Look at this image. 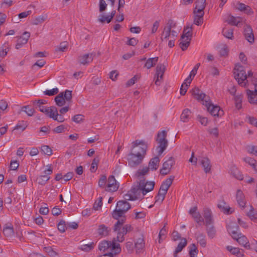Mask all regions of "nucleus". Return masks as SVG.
Listing matches in <instances>:
<instances>
[{"label":"nucleus","mask_w":257,"mask_h":257,"mask_svg":"<svg viewBox=\"0 0 257 257\" xmlns=\"http://www.w3.org/2000/svg\"><path fill=\"white\" fill-rule=\"evenodd\" d=\"M137 147L138 148V151H135V153H131L128 154V163L133 167L142 163L146 154L147 145L143 141L136 140L133 143V149Z\"/></svg>","instance_id":"obj_1"},{"label":"nucleus","mask_w":257,"mask_h":257,"mask_svg":"<svg viewBox=\"0 0 257 257\" xmlns=\"http://www.w3.org/2000/svg\"><path fill=\"white\" fill-rule=\"evenodd\" d=\"M193 95L194 97L199 101L202 102L203 105H205L208 112L214 116H220L223 114V111L219 106L213 105L209 96L202 92L198 88H195L193 90Z\"/></svg>","instance_id":"obj_2"},{"label":"nucleus","mask_w":257,"mask_h":257,"mask_svg":"<svg viewBox=\"0 0 257 257\" xmlns=\"http://www.w3.org/2000/svg\"><path fill=\"white\" fill-rule=\"evenodd\" d=\"M125 220V218H122L120 220L117 221L114 225L113 230L117 232V235L115 238L116 241L122 242L124 240V235L132 229V226L130 224H125L122 226Z\"/></svg>","instance_id":"obj_3"},{"label":"nucleus","mask_w":257,"mask_h":257,"mask_svg":"<svg viewBox=\"0 0 257 257\" xmlns=\"http://www.w3.org/2000/svg\"><path fill=\"white\" fill-rule=\"evenodd\" d=\"M99 249L103 252L114 251V254H118L121 249L119 243H116V239L113 238L112 241L103 240L99 244Z\"/></svg>","instance_id":"obj_4"},{"label":"nucleus","mask_w":257,"mask_h":257,"mask_svg":"<svg viewBox=\"0 0 257 257\" xmlns=\"http://www.w3.org/2000/svg\"><path fill=\"white\" fill-rule=\"evenodd\" d=\"M142 195L143 188L138 182L137 185L133 186L131 189L124 195V198L125 200H135L143 198L144 196Z\"/></svg>","instance_id":"obj_5"},{"label":"nucleus","mask_w":257,"mask_h":257,"mask_svg":"<svg viewBox=\"0 0 257 257\" xmlns=\"http://www.w3.org/2000/svg\"><path fill=\"white\" fill-rule=\"evenodd\" d=\"M167 135V132L165 130L158 132L157 134L156 141L159 144L157 147L159 156L161 155L168 146V141L166 139Z\"/></svg>","instance_id":"obj_6"},{"label":"nucleus","mask_w":257,"mask_h":257,"mask_svg":"<svg viewBox=\"0 0 257 257\" xmlns=\"http://www.w3.org/2000/svg\"><path fill=\"white\" fill-rule=\"evenodd\" d=\"M166 70L164 64H159L156 68V73L154 77L155 84L157 86H160L163 81V76Z\"/></svg>","instance_id":"obj_7"},{"label":"nucleus","mask_w":257,"mask_h":257,"mask_svg":"<svg viewBox=\"0 0 257 257\" xmlns=\"http://www.w3.org/2000/svg\"><path fill=\"white\" fill-rule=\"evenodd\" d=\"M239 226L234 222H230L227 225V229L228 233L231 235L233 239L239 243L240 234L237 233L239 230Z\"/></svg>","instance_id":"obj_8"},{"label":"nucleus","mask_w":257,"mask_h":257,"mask_svg":"<svg viewBox=\"0 0 257 257\" xmlns=\"http://www.w3.org/2000/svg\"><path fill=\"white\" fill-rule=\"evenodd\" d=\"M243 35L245 39L251 45L254 42V36L251 27L245 24L243 27Z\"/></svg>","instance_id":"obj_9"},{"label":"nucleus","mask_w":257,"mask_h":257,"mask_svg":"<svg viewBox=\"0 0 257 257\" xmlns=\"http://www.w3.org/2000/svg\"><path fill=\"white\" fill-rule=\"evenodd\" d=\"M244 208V212L246 216L253 222H257V212L250 205H245V203L242 200V208Z\"/></svg>","instance_id":"obj_10"},{"label":"nucleus","mask_w":257,"mask_h":257,"mask_svg":"<svg viewBox=\"0 0 257 257\" xmlns=\"http://www.w3.org/2000/svg\"><path fill=\"white\" fill-rule=\"evenodd\" d=\"M119 187V184L116 182L114 177L110 176L108 178V183L105 186V191L108 192H115Z\"/></svg>","instance_id":"obj_11"},{"label":"nucleus","mask_w":257,"mask_h":257,"mask_svg":"<svg viewBox=\"0 0 257 257\" xmlns=\"http://www.w3.org/2000/svg\"><path fill=\"white\" fill-rule=\"evenodd\" d=\"M141 186L143 188V195L144 196L147 193L153 190L155 186L154 181L146 182L144 179L141 180L139 182Z\"/></svg>","instance_id":"obj_12"},{"label":"nucleus","mask_w":257,"mask_h":257,"mask_svg":"<svg viewBox=\"0 0 257 257\" xmlns=\"http://www.w3.org/2000/svg\"><path fill=\"white\" fill-rule=\"evenodd\" d=\"M46 103L47 101L44 99L36 100L33 102V104L36 108L39 109L40 111L45 113L48 116L50 113L51 107L50 108H45L43 105Z\"/></svg>","instance_id":"obj_13"},{"label":"nucleus","mask_w":257,"mask_h":257,"mask_svg":"<svg viewBox=\"0 0 257 257\" xmlns=\"http://www.w3.org/2000/svg\"><path fill=\"white\" fill-rule=\"evenodd\" d=\"M175 163V160L173 157H170L163 164V167L160 169V174L163 175L168 174Z\"/></svg>","instance_id":"obj_14"},{"label":"nucleus","mask_w":257,"mask_h":257,"mask_svg":"<svg viewBox=\"0 0 257 257\" xmlns=\"http://www.w3.org/2000/svg\"><path fill=\"white\" fill-rule=\"evenodd\" d=\"M198 162L203 167L205 173L210 172L212 165L210 160L207 157H199Z\"/></svg>","instance_id":"obj_15"},{"label":"nucleus","mask_w":257,"mask_h":257,"mask_svg":"<svg viewBox=\"0 0 257 257\" xmlns=\"http://www.w3.org/2000/svg\"><path fill=\"white\" fill-rule=\"evenodd\" d=\"M53 170L51 166H49L48 168L44 171L45 175H41L37 178L36 181L38 183L42 185H45L50 179V178L49 175L51 174Z\"/></svg>","instance_id":"obj_16"},{"label":"nucleus","mask_w":257,"mask_h":257,"mask_svg":"<svg viewBox=\"0 0 257 257\" xmlns=\"http://www.w3.org/2000/svg\"><path fill=\"white\" fill-rule=\"evenodd\" d=\"M50 113L48 116L50 118H53L54 120H56L59 122H62L65 121L64 116L62 115H59L58 113L57 109L55 106L51 107Z\"/></svg>","instance_id":"obj_17"},{"label":"nucleus","mask_w":257,"mask_h":257,"mask_svg":"<svg viewBox=\"0 0 257 257\" xmlns=\"http://www.w3.org/2000/svg\"><path fill=\"white\" fill-rule=\"evenodd\" d=\"M93 59V55L92 53L83 54L78 58V62L84 65L88 64L92 61Z\"/></svg>","instance_id":"obj_18"},{"label":"nucleus","mask_w":257,"mask_h":257,"mask_svg":"<svg viewBox=\"0 0 257 257\" xmlns=\"http://www.w3.org/2000/svg\"><path fill=\"white\" fill-rule=\"evenodd\" d=\"M174 178V177L171 176L169 178L166 179L161 184L159 191H160V192L167 194L168 189L172 184Z\"/></svg>","instance_id":"obj_19"},{"label":"nucleus","mask_w":257,"mask_h":257,"mask_svg":"<svg viewBox=\"0 0 257 257\" xmlns=\"http://www.w3.org/2000/svg\"><path fill=\"white\" fill-rule=\"evenodd\" d=\"M246 91L248 102L252 104H257V90L247 89Z\"/></svg>","instance_id":"obj_20"},{"label":"nucleus","mask_w":257,"mask_h":257,"mask_svg":"<svg viewBox=\"0 0 257 257\" xmlns=\"http://www.w3.org/2000/svg\"><path fill=\"white\" fill-rule=\"evenodd\" d=\"M203 216L205 219V224L206 226L211 225L213 223L212 213L211 210L206 208L203 210Z\"/></svg>","instance_id":"obj_21"},{"label":"nucleus","mask_w":257,"mask_h":257,"mask_svg":"<svg viewBox=\"0 0 257 257\" xmlns=\"http://www.w3.org/2000/svg\"><path fill=\"white\" fill-rule=\"evenodd\" d=\"M217 207L226 214H230L233 212L232 208H230L224 200L220 201L217 204Z\"/></svg>","instance_id":"obj_22"},{"label":"nucleus","mask_w":257,"mask_h":257,"mask_svg":"<svg viewBox=\"0 0 257 257\" xmlns=\"http://www.w3.org/2000/svg\"><path fill=\"white\" fill-rule=\"evenodd\" d=\"M229 93L234 95V100L235 101L236 108L238 109L241 108V98L240 95H235V93L236 91V88L234 86H232L230 89H228Z\"/></svg>","instance_id":"obj_23"},{"label":"nucleus","mask_w":257,"mask_h":257,"mask_svg":"<svg viewBox=\"0 0 257 257\" xmlns=\"http://www.w3.org/2000/svg\"><path fill=\"white\" fill-rule=\"evenodd\" d=\"M252 72L251 70H248L247 73H246L245 70L242 69V86L246 87L247 86L248 80L247 79H251L252 76Z\"/></svg>","instance_id":"obj_24"},{"label":"nucleus","mask_w":257,"mask_h":257,"mask_svg":"<svg viewBox=\"0 0 257 257\" xmlns=\"http://www.w3.org/2000/svg\"><path fill=\"white\" fill-rule=\"evenodd\" d=\"M116 207L125 213L131 208V205L126 201L119 200L117 202Z\"/></svg>","instance_id":"obj_25"},{"label":"nucleus","mask_w":257,"mask_h":257,"mask_svg":"<svg viewBox=\"0 0 257 257\" xmlns=\"http://www.w3.org/2000/svg\"><path fill=\"white\" fill-rule=\"evenodd\" d=\"M233 75L235 79L237 81L239 85L241 84V77H239L241 73V65L237 63L235 65L233 70Z\"/></svg>","instance_id":"obj_26"},{"label":"nucleus","mask_w":257,"mask_h":257,"mask_svg":"<svg viewBox=\"0 0 257 257\" xmlns=\"http://www.w3.org/2000/svg\"><path fill=\"white\" fill-rule=\"evenodd\" d=\"M160 161V158L158 156L153 158L149 162L148 168H149V169H151L153 171L157 170L159 167Z\"/></svg>","instance_id":"obj_27"},{"label":"nucleus","mask_w":257,"mask_h":257,"mask_svg":"<svg viewBox=\"0 0 257 257\" xmlns=\"http://www.w3.org/2000/svg\"><path fill=\"white\" fill-rule=\"evenodd\" d=\"M194 24L199 26L203 23V17L204 16V12H194Z\"/></svg>","instance_id":"obj_28"},{"label":"nucleus","mask_w":257,"mask_h":257,"mask_svg":"<svg viewBox=\"0 0 257 257\" xmlns=\"http://www.w3.org/2000/svg\"><path fill=\"white\" fill-rule=\"evenodd\" d=\"M192 27L191 26L190 27L189 26H187L186 28H184L183 34L181 36L182 38H187V40H191L192 36Z\"/></svg>","instance_id":"obj_29"},{"label":"nucleus","mask_w":257,"mask_h":257,"mask_svg":"<svg viewBox=\"0 0 257 257\" xmlns=\"http://www.w3.org/2000/svg\"><path fill=\"white\" fill-rule=\"evenodd\" d=\"M200 66V63H197L195 66V67H194L193 70L190 73V74H189V76L187 78L185 79V83L188 82V83H189V84L191 83V81L192 80L193 78L196 74L197 70L198 69V68H199Z\"/></svg>","instance_id":"obj_30"},{"label":"nucleus","mask_w":257,"mask_h":257,"mask_svg":"<svg viewBox=\"0 0 257 257\" xmlns=\"http://www.w3.org/2000/svg\"><path fill=\"white\" fill-rule=\"evenodd\" d=\"M145 247V241L143 237L139 238L135 243L137 252H140Z\"/></svg>","instance_id":"obj_31"},{"label":"nucleus","mask_w":257,"mask_h":257,"mask_svg":"<svg viewBox=\"0 0 257 257\" xmlns=\"http://www.w3.org/2000/svg\"><path fill=\"white\" fill-rule=\"evenodd\" d=\"M187 239L185 238H181L180 242L178 244L174 251V254H176L178 253L181 252L182 250V249L187 245Z\"/></svg>","instance_id":"obj_32"},{"label":"nucleus","mask_w":257,"mask_h":257,"mask_svg":"<svg viewBox=\"0 0 257 257\" xmlns=\"http://www.w3.org/2000/svg\"><path fill=\"white\" fill-rule=\"evenodd\" d=\"M206 0H197L196 2V7L194 12H204L205 7Z\"/></svg>","instance_id":"obj_33"},{"label":"nucleus","mask_w":257,"mask_h":257,"mask_svg":"<svg viewBox=\"0 0 257 257\" xmlns=\"http://www.w3.org/2000/svg\"><path fill=\"white\" fill-rule=\"evenodd\" d=\"M191 113V112L190 109L188 108L184 109L180 116L181 120L184 122H188Z\"/></svg>","instance_id":"obj_34"},{"label":"nucleus","mask_w":257,"mask_h":257,"mask_svg":"<svg viewBox=\"0 0 257 257\" xmlns=\"http://www.w3.org/2000/svg\"><path fill=\"white\" fill-rule=\"evenodd\" d=\"M158 59L159 58L158 57L149 58L147 60L144 67H146L147 69H150L151 67H154L156 65L158 61Z\"/></svg>","instance_id":"obj_35"},{"label":"nucleus","mask_w":257,"mask_h":257,"mask_svg":"<svg viewBox=\"0 0 257 257\" xmlns=\"http://www.w3.org/2000/svg\"><path fill=\"white\" fill-rule=\"evenodd\" d=\"M244 150L249 154L257 156V146L246 145L244 147Z\"/></svg>","instance_id":"obj_36"},{"label":"nucleus","mask_w":257,"mask_h":257,"mask_svg":"<svg viewBox=\"0 0 257 257\" xmlns=\"http://www.w3.org/2000/svg\"><path fill=\"white\" fill-rule=\"evenodd\" d=\"M206 232L209 238H213L215 237L216 235V229L212 224L206 226Z\"/></svg>","instance_id":"obj_37"},{"label":"nucleus","mask_w":257,"mask_h":257,"mask_svg":"<svg viewBox=\"0 0 257 257\" xmlns=\"http://www.w3.org/2000/svg\"><path fill=\"white\" fill-rule=\"evenodd\" d=\"M241 20L239 17H235L233 16L229 15L227 19V23L231 25L237 26L238 23H240Z\"/></svg>","instance_id":"obj_38"},{"label":"nucleus","mask_w":257,"mask_h":257,"mask_svg":"<svg viewBox=\"0 0 257 257\" xmlns=\"http://www.w3.org/2000/svg\"><path fill=\"white\" fill-rule=\"evenodd\" d=\"M189 254L190 257H195L198 253V250L194 243L189 246Z\"/></svg>","instance_id":"obj_39"},{"label":"nucleus","mask_w":257,"mask_h":257,"mask_svg":"<svg viewBox=\"0 0 257 257\" xmlns=\"http://www.w3.org/2000/svg\"><path fill=\"white\" fill-rule=\"evenodd\" d=\"M9 45L8 44L5 43L2 49H0V62L7 55L9 51Z\"/></svg>","instance_id":"obj_40"},{"label":"nucleus","mask_w":257,"mask_h":257,"mask_svg":"<svg viewBox=\"0 0 257 257\" xmlns=\"http://www.w3.org/2000/svg\"><path fill=\"white\" fill-rule=\"evenodd\" d=\"M191 40H187V38L182 39L181 37L180 42L179 43V46L180 48L183 50H186L190 44Z\"/></svg>","instance_id":"obj_41"},{"label":"nucleus","mask_w":257,"mask_h":257,"mask_svg":"<svg viewBox=\"0 0 257 257\" xmlns=\"http://www.w3.org/2000/svg\"><path fill=\"white\" fill-rule=\"evenodd\" d=\"M230 173L234 178L238 180H241V175L240 174L239 171L235 166H232L231 167L230 169Z\"/></svg>","instance_id":"obj_42"},{"label":"nucleus","mask_w":257,"mask_h":257,"mask_svg":"<svg viewBox=\"0 0 257 257\" xmlns=\"http://www.w3.org/2000/svg\"><path fill=\"white\" fill-rule=\"evenodd\" d=\"M56 104L59 106H62L65 105L66 100L63 97L62 93H59L55 98Z\"/></svg>","instance_id":"obj_43"},{"label":"nucleus","mask_w":257,"mask_h":257,"mask_svg":"<svg viewBox=\"0 0 257 257\" xmlns=\"http://www.w3.org/2000/svg\"><path fill=\"white\" fill-rule=\"evenodd\" d=\"M243 161L254 170L256 166L257 161L253 158L250 157H245Z\"/></svg>","instance_id":"obj_44"},{"label":"nucleus","mask_w":257,"mask_h":257,"mask_svg":"<svg viewBox=\"0 0 257 257\" xmlns=\"http://www.w3.org/2000/svg\"><path fill=\"white\" fill-rule=\"evenodd\" d=\"M30 37V33L28 32H25L22 36L20 37L18 39V41L20 42V43H22V44H26L29 38Z\"/></svg>","instance_id":"obj_45"},{"label":"nucleus","mask_w":257,"mask_h":257,"mask_svg":"<svg viewBox=\"0 0 257 257\" xmlns=\"http://www.w3.org/2000/svg\"><path fill=\"white\" fill-rule=\"evenodd\" d=\"M242 13L251 16L253 14V11L250 6L242 3Z\"/></svg>","instance_id":"obj_46"},{"label":"nucleus","mask_w":257,"mask_h":257,"mask_svg":"<svg viewBox=\"0 0 257 257\" xmlns=\"http://www.w3.org/2000/svg\"><path fill=\"white\" fill-rule=\"evenodd\" d=\"M196 239L202 247H205L206 245V241L204 234L201 233H199L196 236Z\"/></svg>","instance_id":"obj_47"},{"label":"nucleus","mask_w":257,"mask_h":257,"mask_svg":"<svg viewBox=\"0 0 257 257\" xmlns=\"http://www.w3.org/2000/svg\"><path fill=\"white\" fill-rule=\"evenodd\" d=\"M170 36H171V30L164 28L161 36L162 41L168 40Z\"/></svg>","instance_id":"obj_48"},{"label":"nucleus","mask_w":257,"mask_h":257,"mask_svg":"<svg viewBox=\"0 0 257 257\" xmlns=\"http://www.w3.org/2000/svg\"><path fill=\"white\" fill-rule=\"evenodd\" d=\"M109 230L108 228L104 224H101L99 226L98 228V233L100 235L106 236L108 235Z\"/></svg>","instance_id":"obj_49"},{"label":"nucleus","mask_w":257,"mask_h":257,"mask_svg":"<svg viewBox=\"0 0 257 257\" xmlns=\"http://www.w3.org/2000/svg\"><path fill=\"white\" fill-rule=\"evenodd\" d=\"M125 212L123 211L118 210L117 208L116 207L115 209L113 211L112 213V216L113 218L117 219V221L119 219V217H122Z\"/></svg>","instance_id":"obj_50"},{"label":"nucleus","mask_w":257,"mask_h":257,"mask_svg":"<svg viewBox=\"0 0 257 257\" xmlns=\"http://www.w3.org/2000/svg\"><path fill=\"white\" fill-rule=\"evenodd\" d=\"M4 234L6 236L11 237L13 235L14 233V228L13 226H6L3 229Z\"/></svg>","instance_id":"obj_51"},{"label":"nucleus","mask_w":257,"mask_h":257,"mask_svg":"<svg viewBox=\"0 0 257 257\" xmlns=\"http://www.w3.org/2000/svg\"><path fill=\"white\" fill-rule=\"evenodd\" d=\"M222 34L224 37L228 39H232L233 37V31L231 29L224 28L222 30Z\"/></svg>","instance_id":"obj_52"},{"label":"nucleus","mask_w":257,"mask_h":257,"mask_svg":"<svg viewBox=\"0 0 257 257\" xmlns=\"http://www.w3.org/2000/svg\"><path fill=\"white\" fill-rule=\"evenodd\" d=\"M47 18L46 16H39L38 17H36L33 22V24L34 25H38L43 23Z\"/></svg>","instance_id":"obj_53"},{"label":"nucleus","mask_w":257,"mask_h":257,"mask_svg":"<svg viewBox=\"0 0 257 257\" xmlns=\"http://www.w3.org/2000/svg\"><path fill=\"white\" fill-rule=\"evenodd\" d=\"M150 169L148 167H145L142 169H139L136 173V176L138 178H141V176H144L148 173Z\"/></svg>","instance_id":"obj_54"},{"label":"nucleus","mask_w":257,"mask_h":257,"mask_svg":"<svg viewBox=\"0 0 257 257\" xmlns=\"http://www.w3.org/2000/svg\"><path fill=\"white\" fill-rule=\"evenodd\" d=\"M60 93L63 94V97L65 98V100L67 101H71L72 95V91L69 90H66L65 91L61 92Z\"/></svg>","instance_id":"obj_55"},{"label":"nucleus","mask_w":257,"mask_h":257,"mask_svg":"<svg viewBox=\"0 0 257 257\" xmlns=\"http://www.w3.org/2000/svg\"><path fill=\"white\" fill-rule=\"evenodd\" d=\"M21 110L25 112L28 115L32 116L34 114L35 110L33 108H31L29 105L24 106L22 107Z\"/></svg>","instance_id":"obj_56"},{"label":"nucleus","mask_w":257,"mask_h":257,"mask_svg":"<svg viewBox=\"0 0 257 257\" xmlns=\"http://www.w3.org/2000/svg\"><path fill=\"white\" fill-rule=\"evenodd\" d=\"M94 248V243L93 242L89 244H84L81 246L80 249L84 251H89Z\"/></svg>","instance_id":"obj_57"},{"label":"nucleus","mask_w":257,"mask_h":257,"mask_svg":"<svg viewBox=\"0 0 257 257\" xmlns=\"http://www.w3.org/2000/svg\"><path fill=\"white\" fill-rule=\"evenodd\" d=\"M166 194L160 192L159 191L157 195L155 197V203H161L164 200Z\"/></svg>","instance_id":"obj_58"},{"label":"nucleus","mask_w":257,"mask_h":257,"mask_svg":"<svg viewBox=\"0 0 257 257\" xmlns=\"http://www.w3.org/2000/svg\"><path fill=\"white\" fill-rule=\"evenodd\" d=\"M245 121L249 124L257 127V118L250 116H247Z\"/></svg>","instance_id":"obj_59"},{"label":"nucleus","mask_w":257,"mask_h":257,"mask_svg":"<svg viewBox=\"0 0 257 257\" xmlns=\"http://www.w3.org/2000/svg\"><path fill=\"white\" fill-rule=\"evenodd\" d=\"M102 205V197H100L96 200L93 204V208L95 210H98Z\"/></svg>","instance_id":"obj_60"},{"label":"nucleus","mask_w":257,"mask_h":257,"mask_svg":"<svg viewBox=\"0 0 257 257\" xmlns=\"http://www.w3.org/2000/svg\"><path fill=\"white\" fill-rule=\"evenodd\" d=\"M226 249L231 254L234 255H238L240 253V249L238 247H234L232 246H227Z\"/></svg>","instance_id":"obj_61"},{"label":"nucleus","mask_w":257,"mask_h":257,"mask_svg":"<svg viewBox=\"0 0 257 257\" xmlns=\"http://www.w3.org/2000/svg\"><path fill=\"white\" fill-rule=\"evenodd\" d=\"M58 229L59 231L63 233L65 231L66 228V225L64 220H61L57 224Z\"/></svg>","instance_id":"obj_62"},{"label":"nucleus","mask_w":257,"mask_h":257,"mask_svg":"<svg viewBox=\"0 0 257 257\" xmlns=\"http://www.w3.org/2000/svg\"><path fill=\"white\" fill-rule=\"evenodd\" d=\"M68 44L67 42L60 43L59 46L56 49V51L64 52L68 48Z\"/></svg>","instance_id":"obj_63"},{"label":"nucleus","mask_w":257,"mask_h":257,"mask_svg":"<svg viewBox=\"0 0 257 257\" xmlns=\"http://www.w3.org/2000/svg\"><path fill=\"white\" fill-rule=\"evenodd\" d=\"M41 151L44 154L48 156L52 154V150L48 146L44 145L42 146Z\"/></svg>","instance_id":"obj_64"}]
</instances>
